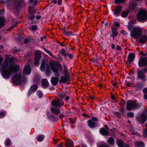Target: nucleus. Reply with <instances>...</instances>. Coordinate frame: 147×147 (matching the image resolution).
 <instances>
[{"instance_id":"nucleus-2","label":"nucleus","mask_w":147,"mask_h":147,"mask_svg":"<svg viewBox=\"0 0 147 147\" xmlns=\"http://www.w3.org/2000/svg\"><path fill=\"white\" fill-rule=\"evenodd\" d=\"M137 18L139 21H146L147 20V11L143 9L141 10L138 12Z\"/></svg>"},{"instance_id":"nucleus-13","label":"nucleus","mask_w":147,"mask_h":147,"mask_svg":"<svg viewBox=\"0 0 147 147\" xmlns=\"http://www.w3.org/2000/svg\"><path fill=\"white\" fill-rule=\"evenodd\" d=\"M41 55L40 51H37L36 52L35 56L34 58V63L37 65L38 64L39 60L41 58Z\"/></svg>"},{"instance_id":"nucleus-6","label":"nucleus","mask_w":147,"mask_h":147,"mask_svg":"<svg viewBox=\"0 0 147 147\" xmlns=\"http://www.w3.org/2000/svg\"><path fill=\"white\" fill-rule=\"evenodd\" d=\"M137 78L144 82L147 81V76L144 74L143 72L140 70H138Z\"/></svg>"},{"instance_id":"nucleus-36","label":"nucleus","mask_w":147,"mask_h":147,"mask_svg":"<svg viewBox=\"0 0 147 147\" xmlns=\"http://www.w3.org/2000/svg\"><path fill=\"white\" fill-rule=\"evenodd\" d=\"M127 116L128 117L133 118L134 116V113L132 112H130L127 113Z\"/></svg>"},{"instance_id":"nucleus-44","label":"nucleus","mask_w":147,"mask_h":147,"mask_svg":"<svg viewBox=\"0 0 147 147\" xmlns=\"http://www.w3.org/2000/svg\"><path fill=\"white\" fill-rule=\"evenodd\" d=\"M36 93L37 96L39 98H41L43 96L42 93L40 91H38L36 92Z\"/></svg>"},{"instance_id":"nucleus-48","label":"nucleus","mask_w":147,"mask_h":147,"mask_svg":"<svg viewBox=\"0 0 147 147\" xmlns=\"http://www.w3.org/2000/svg\"><path fill=\"white\" fill-rule=\"evenodd\" d=\"M143 135L145 137H147V129H146L143 132Z\"/></svg>"},{"instance_id":"nucleus-43","label":"nucleus","mask_w":147,"mask_h":147,"mask_svg":"<svg viewBox=\"0 0 147 147\" xmlns=\"http://www.w3.org/2000/svg\"><path fill=\"white\" fill-rule=\"evenodd\" d=\"M116 4L122 3L125 2V0H115Z\"/></svg>"},{"instance_id":"nucleus-59","label":"nucleus","mask_w":147,"mask_h":147,"mask_svg":"<svg viewBox=\"0 0 147 147\" xmlns=\"http://www.w3.org/2000/svg\"><path fill=\"white\" fill-rule=\"evenodd\" d=\"M67 56H68L70 59H72L73 58V56L72 55L68 53L67 54Z\"/></svg>"},{"instance_id":"nucleus-51","label":"nucleus","mask_w":147,"mask_h":147,"mask_svg":"<svg viewBox=\"0 0 147 147\" xmlns=\"http://www.w3.org/2000/svg\"><path fill=\"white\" fill-rule=\"evenodd\" d=\"M121 50V48L119 45H117V46L116 50V51H119Z\"/></svg>"},{"instance_id":"nucleus-27","label":"nucleus","mask_w":147,"mask_h":147,"mask_svg":"<svg viewBox=\"0 0 147 147\" xmlns=\"http://www.w3.org/2000/svg\"><path fill=\"white\" fill-rule=\"evenodd\" d=\"M134 87L136 90H138L142 88L143 85L141 83L137 82L135 85Z\"/></svg>"},{"instance_id":"nucleus-46","label":"nucleus","mask_w":147,"mask_h":147,"mask_svg":"<svg viewBox=\"0 0 147 147\" xmlns=\"http://www.w3.org/2000/svg\"><path fill=\"white\" fill-rule=\"evenodd\" d=\"M63 66L64 68V72L65 74H67L68 73V69L65 64L63 65Z\"/></svg>"},{"instance_id":"nucleus-61","label":"nucleus","mask_w":147,"mask_h":147,"mask_svg":"<svg viewBox=\"0 0 147 147\" xmlns=\"http://www.w3.org/2000/svg\"><path fill=\"white\" fill-rule=\"evenodd\" d=\"M132 133L133 135H138V134L137 132H135V131H132Z\"/></svg>"},{"instance_id":"nucleus-14","label":"nucleus","mask_w":147,"mask_h":147,"mask_svg":"<svg viewBox=\"0 0 147 147\" xmlns=\"http://www.w3.org/2000/svg\"><path fill=\"white\" fill-rule=\"evenodd\" d=\"M116 143L117 146L119 147H129L128 144L125 143L121 140H117Z\"/></svg>"},{"instance_id":"nucleus-10","label":"nucleus","mask_w":147,"mask_h":147,"mask_svg":"<svg viewBox=\"0 0 147 147\" xmlns=\"http://www.w3.org/2000/svg\"><path fill=\"white\" fill-rule=\"evenodd\" d=\"M53 106L56 107H60L63 105L61 100H54L51 102Z\"/></svg>"},{"instance_id":"nucleus-30","label":"nucleus","mask_w":147,"mask_h":147,"mask_svg":"<svg viewBox=\"0 0 147 147\" xmlns=\"http://www.w3.org/2000/svg\"><path fill=\"white\" fill-rule=\"evenodd\" d=\"M45 137V136L43 135H39L37 138V140L39 142L42 141L44 140Z\"/></svg>"},{"instance_id":"nucleus-58","label":"nucleus","mask_w":147,"mask_h":147,"mask_svg":"<svg viewBox=\"0 0 147 147\" xmlns=\"http://www.w3.org/2000/svg\"><path fill=\"white\" fill-rule=\"evenodd\" d=\"M62 0H58V5H62Z\"/></svg>"},{"instance_id":"nucleus-62","label":"nucleus","mask_w":147,"mask_h":147,"mask_svg":"<svg viewBox=\"0 0 147 147\" xmlns=\"http://www.w3.org/2000/svg\"><path fill=\"white\" fill-rule=\"evenodd\" d=\"M144 98L145 99L147 100V94H144Z\"/></svg>"},{"instance_id":"nucleus-33","label":"nucleus","mask_w":147,"mask_h":147,"mask_svg":"<svg viewBox=\"0 0 147 147\" xmlns=\"http://www.w3.org/2000/svg\"><path fill=\"white\" fill-rule=\"evenodd\" d=\"M61 55L62 56H63L65 57L67 56V53H66L64 49H61L60 52Z\"/></svg>"},{"instance_id":"nucleus-20","label":"nucleus","mask_w":147,"mask_h":147,"mask_svg":"<svg viewBox=\"0 0 147 147\" xmlns=\"http://www.w3.org/2000/svg\"><path fill=\"white\" fill-rule=\"evenodd\" d=\"M122 9V7L120 6H118L115 7V9L114 13L116 16H119Z\"/></svg>"},{"instance_id":"nucleus-45","label":"nucleus","mask_w":147,"mask_h":147,"mask_svg":"<svg viewBox=\"0 0 147 147\" xmlns=\"http://www.w3.org/2000/svg\"><path fill=\"white\" fill-rule=\"evenodd\" d=\"M29 11L30 13H34L36 11V10H35V9L31 7H29Z\"/></svg>"},{"instance_id":"nucleus-64","label":"nucleus","mask_w":147,"mask_h":147,"mask_svg":"<svg viewBox=\"0 0 147 147\" xmlns=\"http://www.w3.org/2000/svg\"><path fill=\"white\" fill-rule=\"evenodd\" d=\"M143 71L145 72H146L147 71V68H144L143 69Z\"/></svg>"},{"instance_id":"nucleus-23","label":"nucleus","mask_w":147,"mask_h":147,"mask_svg":"<svg viewBox=\"0 0 147 147\" xmlns=\"http://www.w3.org/2000/svg\"><path fill=\"white\" fill-rule=\"evenodd\" d=\"M49 84L48 82L47 79H43L42 81V85L43 88H45L49 86Z\"/></svg>"},{"instance_id":"nucleus-24","label":"nucleus","mask_w":147,"mask_h":147,"mask_svg":"<svg viewBox=\"0 0 147 147\" xmlns=\"http://www.w3.org/2000/svg\"><path fill=\"white\" fill-rule=\"evenodd\" d=\"M99 131L100 134L103 136L107 135L109 134V132L104 128L100 129Z\"/></svg>"},{"instance_id":"nucleus-5","label":"nucleus","mask_w":147,"mask_h":147,"mask_svg":"<svg viewBox=\"0 0 147 147\" xmlns=\"http://www.w3.org/2000/svg\"><path fill=\"white\" fill-rule=\"evenodd\" d=\"M98 121V120L96 117H92V120H90L88 121L87 124L90 127L93 128L97 126Z\"/></svg>"},{"instance_id":"nucleus-47","label":"nucleus","mask_w":147,"mask_h":147,"mask_svg":"<svg viewBox=\"0 0 147 147\" xmlns=\"http://www.w3.org/2000/svg\"><path fill=\"white\" fill-rule=\"evenodd\" d=\"M132 25L130 23H129L128 24V25L127 26V27L128 28V29L129 30V31H131L132 28Z\"/></svg>"},{"instance_id":"nucleus-1","label":"nucleus","mask_w":147,"mask_h":147,"mask_svg":"<svg viewBox=\"0 0 147 147\" xmlns=\"http://www.w3.org/2000/svg\"><path fill=\"white\" fill-rule=\"evenodd\" d=\"M13 60L12 57L5 59L0 68V72L5 78H9L13 73L18 71L20 69L19 65H10L8 68H5L8 66L9 62H12Z\"/></svg>"},{"instance_id":"nucleus-26","label":"nucleus","mask_w":147,"mask_h":147,"mask_svg":"<svg viewBox=\"0 0 147 147\" xmlns=\"http://www.w3.org/2000/svg\"><path fill=\"white\" fill-rule=\"evenodd\" d=\"M51 110L53 113L57 115H58L60 113V110L58 109L52 107L51 108Z\"/></svg>"},{"instance_id":"nucleus-50","label":"nucleus","mask_w":147,"mask_h":147,"mask_svg":"<svg viewBox=\"0 0 147 147\" xmlns=\"http://www.w3.org/2000/svg\"><path fill=\"white\" fill-rule=\"evenodd\" d=\"M50 73V69L49 68V67L48 68H47L46 70V73L47 75H49Z\"/></svg>"},{"instance_id":"nucleus-19","label":"nucleus","mask_w":147,"mask_h":147,"mask_svg":"<svg viewBox=\"0 0 147 147\" xmlns=\"http://www.w3.org/2000/svg\"><path fill=\"white\" fill-rule=\"evenodd\" d=\"M111 29L112 34V35L111 36L113 37V38H114V37L117 36V28L115 27L114 26H113L111 27Z\"/></svg>"},{"instance_id":"nucleus-21","label":"nucleus","mask_w":147,"mask_h":147,"mask_svg":"<svg viewBox=\"0 0 147 147\" xmlns=\"http://www.w3.org/2000/svg\"><path fill=\"white\" fill-rule=\"evenodd\" d=\"M65 144L66 147H74V143L71 140H67Z\"/></svg>"},{"instance_id":"nucleus-3","label":"nucleus","mask_w":147,"mask_h":147,"mask_svg":"<svg viewBox=\"0 0 147 147\" xmlns=\"http://www.w3.org/2000/svg\"><path fill=\"white\" fill-rule=\"evenodd\" d=\"M142 34V30L140 27L135 28L131 32V36L133 38H136Z\"/></svg>"},{"instance_id":"nucleus-4","label":"nucleus","mask_w":147,"mask_h":147,"mask_svg":"<svg viewBox=\"0 0 147 147\" xmlns=\"http://www.w3.org/2000/svg\"><path fill=\"white\" fill-rule=\"evenodd\" d=\"M139 123H144L147 120V109L144 111V113L140 114L137 119Z\"/></svg>"},{"instance_id":"nucleus-7","label":"nucleus","mask_w":147,"mask_h":147,"mask_svg":"<svg viewBox=\"0 0 147 147\" xmlns=\"http://www.w3.org/2000/svg\"><path fill=\"white\" fill-rule=\"evenodd\" d=\"M138 65L140 67H143L147 65V57H140L138 62Z\"/></svg>"},{"instance_id":"nucleus-9","label":"nucleus","mask_w":147,"mask_h":147,"mask_svg":"<svg viewBox=\"0 0 147 147\" xmlns=\"http://www.w3.org/2000/svg\"><path fill=\"white\" fill-rule=\"evenodd\" d=\"M22 78L20 74H17L12 78V82L15 84H18L21 83Z\"/></svg>"},{"instance_id":"nucleus-57","label":"nucleus","mask_w":147,"mask_h":147,"mask_svg":"<svg viewBox=\"0 0 147 147\" xmlns=\"http://www.w3.org/2000/svg\"><path fill=\"white\" fill-rule=\"evenodd\" d=\"M59 96H60L62 98H63L65 96V94L63 93H61L59 94Z\"/></svg>"},{"instance_id":"nucleus-41","label":"nucleus","mask_w":147,"mask_h":147,"mask_svg":"<svg viewBox=\"0 0 147 147\" xmlns=\"http://www.w3.org/2000/svg\"><path fill=\"white\" fill-rule=\"evenodd\" d=\"M6 113L5 112L2 111H0V118L2 119L5 117L6 115Z\"/></svg>"},{"instance_id":"nucleus-22","label":"nucleus","mask_w":147,"mask_h":147,"mask_svg":"<svg viewBox=\"0 0 147 147\" xmlns=\"http://www.w3.org/2000/svg\"><path fill=\"white\" fill-rule=\"evenodd\" d=\"M135 57V55L133 53H131L129 54L127 57L128 61L130 62H132L134 60Z\"/></svg>"},{"instance_id":"nucleus-63","label":"nucleus","mask_w":147,"mask_h":147,"mask_svg":"<svg viewBox=\"0 0 147 147\" xmlns=\"http://www.w3.org/2000/svg\"><path fill=\"white\" fill-rule=\"evenodd\" d=\"M16 26V24H14V25H12L11 26V27H10L11 29H13L14 27H15Z\"/></svg>"},{"instance_id":"nucleus-12","label":"nucleus","mask_w":147,"mask_h":147,"mask_svg":"<svg viewBox=\"0 0 147 147\" xmlns=\"http://www.w3.org/2000/svg\"><path fill=\"white\" fill-rule=\"evenodd\" d=\"M49 63L52 71L55 73V76H58L59 75V72L55 66L54 63L51 61Z\"/></svg>"},{"instance_id":"nucleus-52","label":"nucleus","mask_w":147,"mask_h":147,"mask_svg":"<svg viewBox=\"0 0 147 147\" xmlns=\"http://www.w3.org/2000/svg\"><path fill=\"white\" fill-rule=\"evenodd\" d=\"M121 34H123L125 35H127L128 34V33L126 32L124 30H122L121 31Z\"/></svg>"},{"instance_id":"nucleus-35","label":"nucleus","mask_w":147,"mask_h":147,"mask_svg":"<svg viewBox=\"0 0 147 147\" xmlns=\"http://www.w3.org/2000/svg\"><path fill=\"white\" fill-rule=\"evenodd\" d=\"M128 13L129 11H128L123 12L121 13V16L123 18L126 17L128 15Z\"/></svg>"},{"instance_id":"nucleus-37","label":"nucleus","mask_w":147,"mask_h":147,"mask_svg":"<svg viewBox=\"0 0 147 147\" xmlns=\"http://www.w3.org/2000/svg\"><path fill=\"white\" fill-rule=\"evenodd\" d=\"M137 6V4L135 2H134L130 4V7L131 9H133L135 7Z\"/></svg>"},{"instance_id":"nucleus-38","label":"nucleus","mask_w":147,"mask_h":147,"mask_svg":"<svg viewBox=\"0 0 147 147\" xmlns=\"http://www.w3.org/2000/svg\"><path fill=\"white\" fill-rule=\"evenodd\" d=\"M38 29L37 25H32L31 26V29L30 30L32 31H34L37 30Z\"/></svg>"},{"instance_id":"nucleus-49","label":"nucleus","mask_w":147,"mask_h":147,"mask_svg":"<svg viewBox=\"0 0 147 147\" xmlns=\"http://www.w3.org/2000/svg\"><path fill=\"white\" fill-rule=\"evenodd\" d=\"M57 66L59 68V70L61 71L62 70V67L60 64L59 63L58 64Z\"/></svg>"},{"instance_id":"nucleus-53","label":"nucleus","mask_w":147,"mask_h":147,"mask_svg":"<svg viewBox=\"0 0 147 147\" xmlns=\"http://www.w3.org/2000/svg\"><path fill=\"white\" fill-rule=\"evenodd\" d=\"M143 91L144 94H147V87L144 88L143 90Z\"/></svg>"},{"instance_id":"nucleus-40","label":"nucleus","mask_w":147,"mask_h":147,"mask_svg":"<svg viewBox=\"0 0 147 147\" xmlns=\"http://www.w3.org/2000/svg\"><path fill=\"white\" fill-rule=\"evenodd\" d=\"M135 109L139 108L140 107H142V103H137L135 102Z\"/></svg>"},{"instance_id":"nucleus-11","label":"nucleus","mask_w":147,"mask_h":147,"mask_svg":"<svg viewBox=\"0 0 147 147\" xmlns=\"http://www.w3.org/2000/svg\"><path fill=\"white\" fill-rule=\"evenodd\" d=\"M135 102L129 100L127 102V108L128 110L135 109Z\"/></svg>"},{"instance_id":"nucleus-60","label":"nucleus","mask_w":147,"mask_h":147,"mask_svg":"<svg viewBox=\"0 0 147 147\" xmlns=\"http://www.w3.org/2000/svg\"><path fill=\"white\" fill-rule=\"evenodd\" d=\"M51 2L55 4H56L57 3V0H53Z\"/></svg>"},{"instance_id":"nucleus-17","label":"nucleus","mask_w":147,"mask_h":147,"mask_svg":"<svg viewBox=\"0 0 147 147\" xmlns=\"http://www.w3.org/2000/svg\"><path fill=\"white\" fill-rule=\"evenodd\" d=\"M147 40V36L145 35H142L139 38V42L144 44Z\"/></svg>"},{"instance_id":"nucleus-18","label":"nucleus","mask_w":147,"mask_h":147,"mask_svg":"<svg viewBox=\"0 0 147 147\" xmlns=\"http://www.w3.org/2000/svg\"><path fill=\"white\" fill-rule=\"evenodd\" d=\"M107 142L111 146H114L115 145V140L114 137H110L109 138Z\"/></svg>"},{"instance_id":"nucleus-32","label":"nucleus","mask_w":147,"mask_h":147,"mask_svg":"<svg viewBox=\"0 0 147 147\" xmlns=\"http://www.w3.org/2000/svg\"><path fill=\"white\" fill-rule=\"evenodd\" d=\"M47 54H48L51 57H54L56 58L49 51L47 50L44 47L43 48Z\"/></svg>"},{"instance_id":"nucleus-31","label":"nucleus","mask_w":147,"mask_h":147,"mask_svg":"<svg viewBox=\"0 0 147 147\" xmlns=\"http://www.w3.org/2000/svg\"><path fill=\"white\" fill-rule=\"evenodd\" d=\"M45 67V62L44 61H42L41 63V66L40 67V69L42 71H44Z\"/></svg>"},{"instance_id":"nucleus-25","label":"nucleus","mask_w":147,"mask_h":147,"mask_svg":"<svg viewBox=\"0 0 147 147\" xmlns=\"http://www.w3.org/2000/svg\"><path fill=\"white\" fill-rule=\"evenodd\" d=\"M58 78L54 77H52L51 79V82L53 85L56 86L58 82Z\"/></svg>"},{"instance_id":"nucleus-29","label":"nucleus","mask_w":147,"mask_h":147,"mask_svg":"<svg viewBox=\"0 0 147 147\" xmlns=\"http://www.w3.org/2000/svg\"><path fill=\"white\" fill-rule=\"evenodd\" d=\"M5 25V22L4 18L0 17V27H2Z\"/></svg>"},{"instance_id":"nucleus-56","label":"nucleus","mask_w":147,"mask_h":147,"mask_svg":"<svg viewBox=\"0 0 147 147\" xmlns=\"http://www.w3.org/2000/svg\"><path fill=\"white\" fill-rule=\"evenodd\" d=\"M113 26H114L115 27L117 28L118 27L120 26V24L119 23L117 24H114V25Z\"/></svg>"},{"instance_id":"nucleus-34","label":"nucleus","mask_w":147,"mask_h":147,"mask_svg":"<svg viewBox=\"0 0 147 147\" xmlns=\"http://www.w3.org/2000/svg\"><path fill=\"white\" fill-rule=\"evenodd\" d=\"M63 32L64 34L69 36H70L72 35L71 32L70 31L67 32L65 28L64 29Z\"/></svg>"},{"instance_id":"nucleus-42","label":"nucleus","mask_w":147,"mask_h":147,"mask_svg":"<svg viewBox=\"0 0 147 147\" xmlns=\"http://www.w3.org/2000/svg\"><path fill=\"white\" fill-rule=\"evenodd\" d=\"M11 143V140L9 139H7L5 142V144L6 146H9Z\"/></svg>"},{"instance_id":"nucleus-55","label":"nucleus","mask_w":147,"mask_h":147,"mask_svg":"<svg viewBox=\"0 0 147 147\" xmlns=\"http://www.w3.org/2000/svg\"><path fill=\"white\" fill-rule=\"evenodd\" d=\"M3 60V58L1 56H0V66L1 65Z\"/></svg>"},{"instance_id":"nucleus-15","label":"nucleus","mask_w":147,"mask_h":147,"mask_svg":"<svg viewBox=\"0 0 147 147\" xmlns=\"http://www.w3.org/2000/svg\"><path fill=\"white\" fill-rule=\"evenodd\" d=\"M38 88V86L37 85L34 84L32 86L29 90L28 94L30 96L31 94L33 92L36 91Z\"/></svg>"},{"instance_id":"nucleus-16","label":"nucleus","mask_w":147,"mask_h":147,"mask_svg":"<svg viewBox=\"0 0 147 147\" xmlns=\"http://www.w3.org/2000/svg\"><path fill=\"white\" fill-rule=\"evenodd\" d=\"M31 68L28 65H27L24 69L23 74L24 75H29L31 73Z\"/></svg>"},{"instance_id":"nucleus-8","label":"nucleus","mask_w":147,"mask_h":147,"mask_svg":"<svg viewBox=\"0 0 147 147\" xmlns=\"http://www.w3.org/2000/svg\"><path fill=\"white\" fill-rule=\"evenodd\" d=\"M22 0H13L11 1V3H9V6H11L15 8L19 7L20 5V2Z\"/></svg>"},{"instance_id":"nucleus-54","label":"nucleus","mask_w":147,"mask_h":147,"mask_svg":"<svg viewBox=\"0 0 147 147\" xmlns=\"http://www.w3.org/2000/svg\"><path fill=\"white\" fill-rule=\"evenodd\" d=\"M35 16H31L28 17V19L29 20H32L34 19Z\"/></svg>"},{"instance_id":"nucleus-39","label":"nucleus","mask_w":147,"mask_h":147,"mask_svg":"<svg viewBox=\"0 0 147 147\" xmlns=\"http://www.w3.org/2000/svg\"><path fill=\"white\" fill-rule=\"evenodd\" d=\"M68 80V78L67 77H61L60 81L63 82H66Z\"/></svg>"},{"instance_id":"nucleus-28","label":"nucleus","mask_w":147,"mask_h":147,"mask_svg":"<svg viewBox=\"0 0 147 147\" xmlns=\"http://www.w3.org/2000/svg\"><path fill=\"white\" fill-rule=\"evenodd\" d=\"M135 146L136 147H144V145L143 142H136L135 143Z\"/></svg>"}]
</instances>
